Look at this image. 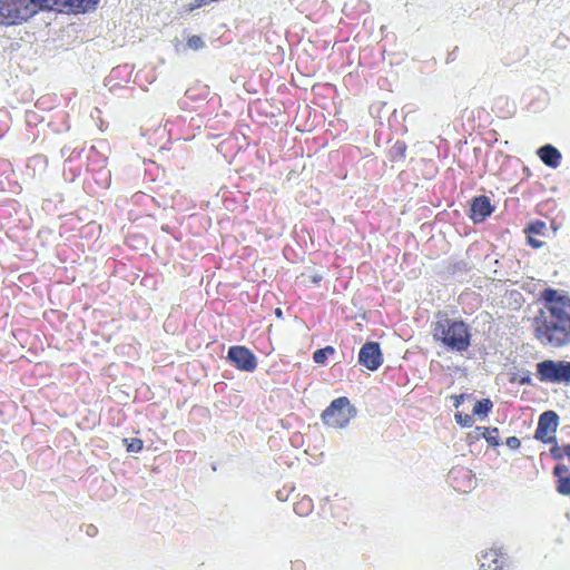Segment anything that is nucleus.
<instances>
[{
  "instance_id": "1",
  "label": "nucleus",
  "mask_w": 570,
  "mask_h": 570,
  "mask_svg": "<svg viewBox=\"0 0 570 570\" xmlns=\"http://www.w3.org/2000/svg\"><path fill=\"white\" fill-rule=\"evenodd\" d=\"M543 306L532 320L533 336L543 346L559 348L570 344V296L546 288L540 293Z\"/></svg>"
},
{
  "instance_id": "2",
  "label": "nucleus",
  "mask_w": 570,
  "mask_h": 570,
  "mask_svg": "<svg viewBox=\"0 0 570 570\" xmlns=\"http://www.w3.org/2000/svg\"><path fill=\"white\" fill-rule=\"evenodd\" d=\"M432 336L434 341L458 352L466 351L471 345V333L466 323L462 320L450 318L444 311L435 313Z\"/></svg>"
},
{
  "instance_id": "3",
  "label": "nucleus",
  "mask_w": 570,
  "mask_h": 570,
  "mask_svg": "<svg viewBox=\"0 0 570 570\" xmlns=\"http://www.w3.org/2000/svg\"><path fill=\"white\" fill-rule=\"evenodd\" d=\"M62 0H0V24H19L39 10L61 12Z\"/></svg>"
},
{
  "instance_id": "4",
  "label": "nucleus",
  "mask_w": 570,
  "mask_h": 570,
  "mask_svg": "<svg viewBox=\"0 0 570 570\" xmlns=\"http://www.w3.org/2000/svg\"><path fill=\"white\" fill-rule=\"evenodd\" d=\"M356 410L346 396L335 399L322 413L325 425L342 429L355 416Z\"/></svg>"
},
{
  "instance_id": "5",
  "label": "nucleus",
  "mask_w": 570,
  "mask_h": 570,
  "mask_svg": "<svg viewBox=\"0 0 570 570\" xmlns=\"http://www.w3.org/2000/svg\"><path fill=\"white\" fill-rule=\"evenodd\" d=\"M535 375L540 382L570 385V362L544 360L537 364Z\"/></svg>"
},
{
  "instance_id": "6",
  "label": "nucleus",
  "mask_w": 570,
  "mask_h": 570,
  "mask_svg": "<svg viewBox=\"0 0 570 570\" xmlns=\"http://www.w3.org/2000/svg\"><path fill=\"white\" fill-rule=\"evenodd\" d=\"M227 358L236 368L244 372H253L257 367L256 356L246 346H230L227 352Z\"/></svg>"
},
{
  "instance_id": "7",
  "label": "nucleus",
  "mask_w": 570,
  "mask_h": 570,
  "mask_svg": "<svg viewBox=\"0 0 570 570\" xmlns=\"http://www.w3.org/2000/svg\"><path fill=\"white\" fill-rule=\"evenodd\" d=\"M558 426V415L553 411L543 412L538 422L534 438L543 443H551L554 441L553 433Z\"/></svg>"
},
{
  "instance_id": "8",
  "label": "nucleus",
  "mask_w": 570,
  "mask_h": 570,
  "mask_svg": "<svg viewBox=\"0 0 570 570\" xmlns=\"http://www.w3.org/2000/svg\"><path fill=\"white\" fill-rule=\"evenodd\" d=\"M358 362L371 371L377 370L382 364L380 344L376 342L365 343L360 350Z\"/></svg>"
},
{
  "instance_id": "9",
  "label": "nucleus",
  "mask_w": 570,
  "mask_h": 570,
  "mask_svg": "<svg viewBox=\"0 0 570 570\" xmlns=\"http://www.w3.org/2000/svg\"><path fill=\"white\" fill-rule=\"evenodd\" d=\"M493 212L490 199L487 196L475 197L471 205V215L473 222L480 223L489 217Z\"/></svg>"
},
{
  "instance_id": "10",
  "label": "nucleus",
  "mask_w": 570,
  "mask_h": 570,
  "mask_svg": "<svg viewBox=\"0 0 570 570\" xmlns=\"http://www.w3.org/2000/svg\"><path fill=\"white\" fill-rule=\"evenodd\" d=\"M100 0H62L61 12L85 13L94 10Z\"/></svg>"
},
{
  "instance_id": "11",
  "label": "nucleus",
  "mask_w": 570,
  "mask_h": 570,
  "mask_svg": "<svg viewBox=\"0 0 570 570\" xmlns=\"http://www.w3.org/2000/svg\"><path fill=\"white\" fill-rule=\"evenodd\" d=\"M553 474L557 478V491L562 495H570V469L567 465H556Z\"/></svg>"
},
{
  "instance_id": "12",
  "label": "nucleus",
  "mask_w": 570,
  "mask_h": 570,
  "mask_svg": "<svg viewBox=\"0 0 570 570\" xmlns=\"http://www.w3.org/2000/svg\"><path fill=\"white\" fill-rule=\"evenodd\" d=\"M537 154L541 161L551 168H557L562 158L561 153L552 145H544L540 147Z\"/></svg>"
},
{
  "instance_id": "13",
  "label": "nucleus",
  "mask_w": 570,
  "mask_h": 570,
  "mask_svg": "<svg viewBox=\"0 0 570 570\" xmlns=\"http://www.w3.org/2000/svg\"><path fill=\"white\" fill-rule=\"evenodd\" d=\"M481 570H503V562L498 551L489 550L482 556Z\"/></svg>"
},
{
  "instance_id": "14",
  "label": "nucleus",
  "mask_w": 570,
  "mask_h": 570,
  "mask_svg": "<svg viewBox=\"0 0 570 570\" xmlns=\"http://www.w3.org/2000/svg\"><path fill=\"white\" fill-rule=\"evenodd\" d=\"M407 146L403 140H396L389 150V159L392 163L401 161L406 156Z\"/></svg>"
},
{
  "instance_id": "15",
  "label": "nucleus",
  "mask_w": 570,
  "mask_h": 570,
  "mask_svg": "<svg viewBox=\"0 0 570 570\" xmlns=\"http://www.w3.org/2000/svg\"><path fill=\"white\" fill-rule=\"evenodd\" d=\"M335 353V348L331 345L325 346L323 348H318L313 353V361L316 364L325 365L327 363L328 357L333 356Z\"/></svg>"
},
{
  "instance_id": "16",
  "label": "nucleus",
  "mask_w": 570,
  "mask_h": 570,
  "mask_svg": "<svg viewBox=\"0 0 570 570\" xmlns=\"http://www.w3.org/2000/svg\"><path fill=\"white\" fill-rule=\"evenodd\" d=\"M294 511L301 517L308 515L313 511V501L308 497H303L294 503Z\"/></svg>"
},
{
  "instance_id": "17",
  "label": "nucleus",
  "mask_w": 570,
  "mask_h": 570,
  "mask_svg": "<svg viewBox=\"0 0 570 570\" xmlns=\"http://www.w3.org/2000/svg\"><path fill=\"white\" fill-rule=\"evenodd\" d=\"M509 381L513 384H531V373L529 371H518L510 374Z\"/></svg>"
},
{
  "instance_id": "18",
  "label": "nucleus",
  "mask_w": 570,
  "mask_h": 570,
  "mask_svg": "<svg viewBox=\"0 0 570 570\" xmlns=\"http://www.w3.org/2000/svg\"><path fill=\"white\" fill-rule=\"evenodd\" d=\"M492 409V402L489 399L478 401L473 407V414L479 416H487Z\"/></svg>"
},
{
  "instance_id": "19",
  "label": "nucleus",
  "mask_w": 570,
  "mask_h": 570,
  "mask_svg": "<svg viewBox=\"0 0 570 570\" xmlns=\"http://www.w3.org/2000/svg\"><path fill=\"white\" fill-rule=\"evenodd\" d=\"M482 436L491 446L499 445V429L498 428H483Z\"/></svg>"
},
{
  "instance_id": "20",
  "label": "nucleus",
  "mask_w": 570,
  "mask_h": 570,
  "mask_svg": "<svg viewBox=\"0 0 570 570\" xmlns=\"http://www.w3.org/2000/svg\"><path fill=\"white\" fill-rule=\"evenodd\" d=\"M547 229V225L542 220H535L527 226L524 233L528 235H542Z\"/></svg>"
},
{
  "instance_id": "21",
  "label": "nucleus",
  "mask_w": 570,
  "mask_h": 570,
  "mask_svg": "<svg viewBox=\"0 0 570 570\" xmlns=\"http://www.w3.org/2000/svg\"><path fill=\"white\" fill-rule=\"evenodd\" d=\"M124 443L126 445V450L128 452H140L144 448V442L140 439H124Z\"/></svg>"
},
{
  "instance_id": "22",
  "label": "nucleus",
  "mask_w": 570,
  "mask_h": 570,
  "mask_svg": "<svg viewBox=\"0 0 570 570\" xmlns=\"http://www.w3.org/2000/svg\"><path fill=\"white\" fill-rule=\"evenodd\" d=\"M454 417H455L456 423L463 428H469L473 423L472 415H469V414H463L461 412H458V413H455Z\"/></svg>"
},
{
  "instance_id": "23",
  "label": "nucleus",
  "mask_w": 570,
  "mask_h": 570,
  "mask_svg": "<svg viewBox=\"0 0 570 570\" xmlns=\"http://www.w3.org/2000/svg\"><path fill=\"white\" fill-rule=\"evenodd\" d=\"M187 46L190 49L198 50L202 49L205 46V43L199 36L194 35L187 39Z\"/></svg>"
},
{
  "instance_id": "24",
  "label": "nucleus",
  "mask_w": 570,
  "mask_h": 570,
  "mask_svg": "<svg viewBox=\"0 0 570 570\" xmlns=\"http://www.w3.org/2000/svg\"><path fill=\"white\" fill-rule=\"evenodd\" d=\"M302 277L304 278V282L306 284H318L322 279H323V276L318 273H314L312 275H305V274H302Z\"/></svg>"
},
{
  "instance_id": "25",
  "label": "nucleus",
  "mask_w": 570,
  "mask_h": 570,
  "mask_svg": "<svg viewBox=\"0 0 570 570\" xmlns=\"http://www.w3.org/2000/svg\"><path fill=\"white\" fill-rule=\"evenodd\" d=\"M505 444L512 449V450H517L520 448L521 445V441L517 438V436H510L505 441Z\"/></svg>"
},
{
  "instance_id": "26",
  "label": "nucleus",
  "mask_w": 570,
  "mask_h": 570,
  "mask_svg": "<svg viewBox=\"0 0 570 570\" xmlns=\"http://www.w3.org/2000/svg\"><path fill=\"white\" fill-rule=\"evenodd\" d=\"M528 244L532 247V248H540L542 247L543 243L537 238H534L532 235H528Z\"/></svg>"
},
{
  "instance_id": "27",
  "label": "nucleus",
  "mask_w": 570,
  "mask_h": 570,
  "mask_svg": "<svg viewBox=\"0 0 570 570\" xmlns=\"http://www.w3.org/2000/svg\"><path fill=\"white\" fill-rule=\"evenodd\" d=\"M463 397H464V394H455L453 395V400H454V406H459L462 402H463Z\"/></svg>"
},
{
  "instance_id": "28",
  "label": "nucleus",
  "mask_w": 570,
  "mask_h": 570,
  "mask_svg": "<svg viewBox=\"0 0 570 570\" xmlns=\"http://www.w3.org/2000/svg\"><path fill=\"white\" fill-rule=\"evenodd\" d=\"M276 313H277V315H281L282 312L279 308H277Z\"/></svg>"
}]
</instances>
